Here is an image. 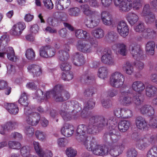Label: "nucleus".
<instances>
[{"mask_svg": "<svg viewBox=\"0 0 157 157\" xmlns=\"http://www.w3.org/2000/svg\"><path fill=\"white\" fill-rule=\"evenodd\" d=\"M89 17L91 18V20L86 24V26L88 28H93L97 26L99 21L97 17L96 13L94 16H90Z\"/></svg>", "mask_w": 157, "mask_h": 157, "instance_id": "34", "label": "nucleus"}, {"mask_svg": "<svg viewBox=\"0 0 157 157\" xmlns=\"http://www.w3.org/2000/svg\"><path fill=\"white\" fill-rule=\"evenodd\" d=\"M73 78V75L71 72L67 71L63 72L62 75V78L64 80L69 81Z\"/></svg>", "mask_w": 157, "mask_h": 157, "instance_id": "57", "label": "nucleus"}, {"mask_svg": "<svg viewBox=\"0 0 157 157\" xmlns=\"http://www.w3.org/2000/svg\"><path fill=\"white\" fill-rule=\"evenodd\" d=\"M95 105V102L92 99H90L85 104L84 109L82 110L81 113V116L83 118H87L88 115L86 110L92 109Z\"/></svg>", "mask_w": 157, "mask_h": 157, "instance_id": "23", "label": "nucleus"}, {"mask_svg": "<svg viewBox=\"0 0 157 157\" xmlns=\"http://www.w3.org/2000/svg\"><path fill=\"white\" fill-rule=\"evenodd\" d=\"M108 71L105 67H102L100 68L98 71V76L102 79H104L107 76Z\"/></svg>", "mask_w": 157, "mask_h": 157, "instance_id": "45", "label": "nucleus"}, {"mask_svg": "<svg viewBox=\"0 0 157 157\" xmlns=\"http://www.w3.org/2000/svg\"><path fill=\"white\" fill-rule=\"evenodd\" d=\"M61 132L63 136L67 137H70L73 134L74 128L71 125L66 123L62 127Z\"/></svg>", "mask_w": 157, "mask_h": 157, "instance_id": "20", "label": "nucleus"}, {"mask_svg": "<svg viewBox=\"0 0 157 157\" xmlns=\"http://www.w3.org/2000/svg\"><path fill=\"white\" fill-rule=\"evenodd\" d=\"M70 3V0H57L56 8L58 10H62L67 8Z\"/></svg>", "mask_w": 157, "mask_h": 157, "instance_id": "25", "label": "nucleus"}, {"mask_svg": "<svg viewBox=\"0 0 157 157\" xmlns=\"http://www.w3.org/2000/svg\"><path fill=\"white\" fill-rule=\"evenodd\" d=\"M131 3V10L132 8L134 10H138L142 7L141 0H130Z\"/></svg>", "mask_w": 157, "mask_h": 157, "instance_id": "46", "label": "nucleus"}, {"mask_svg": "<svg viewBox=\"0 0 157 157\" xmlns=\"http://www.w3.org/2000/svg\"><path fill=\"white\" fill-rule=\"evenodd\" d=\"M98 127L94 123L91 122V118L89 124L86 125L83 124L79 125L76 131V135L78 138L80 139V136H87V134H94L98 131Z\"/></svg>", "mask_w": 157, "mask_h": 157, "instance_id": "1", "label": "nucleus"}, {"mask_svg": "<svg viewBox=\"0 0 157 157\" xmlns=\"http://www.w3.org/2000/svg\"><path fill=\"white\" fill-rule=\"evenodd\" d=\"M8 49L11 51V53H7V57L8 59L12 61L16 62L17 59V57L15 56V53L13 48H10Z\"/></svg>", "mask_w": 157, "mask_h": 157, "instance_id": "58", "label": "nucleus"}, {"mask_svg": "<svg viewBox=\"0 0 157 157\" xmlns=\"http://www.w3.org/2000/svg\"><path fill=\"white\" fill-rule=\"evenodd\" d=\"M131 87L132 90L134 91L139 94H141L145 89V86L142 82L136 81L132 82Z\"/></svg>", "mask_w": 157, "mask_h": 157, "instance_id": "21", "label": "nucleus"}, {"mask_svg": "<svg viewBox=\"0 0 157 157\" xmlns=\"http://www.w3.org/2000/svg\"><path fill=\"white\" fill-rule=\"evenodd\" d=\"M97 90L96 88L91 87L86 89L84 93V95L86 97H90L96 93Z\"/></svg>", "mask_w": 157, "mask_h": 157, "instance_id": "50", "label": "nucleus"}, {"mask_svg": "<svg viewBox=\"0 0 157 157\" xmlns=\"http://www.w3.org/2000/svg\"><path fill=\"white\" fill-rule=\"evenodd\" d=\"M27 69L29 73L32 74L33 77L39 76L42 74L41 67L36 64H29L27 67Z\"/></svg>", "mask_w": 157, "mask_h": 157, "instance_id": "17", "label": "nucleus"}, {"mask_svg": "<svg viewBox=\"0 0 157 157\" xmlns=\"http://www.w3.org/2000/svg\"><path fill=\"white\" fill-rule=\"evenodd\" d=\"M137 155V151L134 148H129L126 152L127 157H136Z\"/></svg>", "mask_w": 157, "mask_h": 157, "instance_id": "59", "label": "nucleus"}, {"mask_svg": "<svg viewBox=\"0 0 157 157\" xmlns=\"http://www.w3.org/2000/svg\"><path fill=\"white\" fill-rule=\"evenodd\" d=\"M4 107L11 114L15 115L19 111V108L17 105L13 103H6L4 104Z\"/></svg>", "mask_w": 157, "mask_h": 157, "instance_id": "28", "label": "nucleus"}, {"mask_svg": "<svg viewBox=\"0 0 157 157\" xmlns=\"http://www.w3.org/2000/svg\"><path fill=\"white\" fill-rule=\"evenodd\" d=\"M152 116L150 118L149 120L148 124L150 127L153 128H157V116Z\"/></svg>", "mask_w": 157, "mask_h": 157, "instance_id": "54", "label": "nucleus"}, {"mask_svg": "<svg viewBox=\"0 0 157 157\" xmlns=\"http://www.w3.org/2000/svg\"><path fill=\"white\" fill-rule=\"evenodd\" d=\"M28 110V107L25 109V113L27 116L26 120L27 123L32 126L36 125L40 120L39 114L36 112H32L31 110H28Z\"/></svg>", "mask_w": 157, "mask_h": 157, "instance_id": "7", "label": "nucleus"}, {"mask_svg": "<svg viewBox=\"0 0 157 157\" xmlns=\"http://www.w3.org/2000/svg\"><path fill=\"white\" fill-rule=\"evenodd\" d=\"M27 69L29 73L32 74L33 77L39 76L42 74L41 67L36 64H29L27 67Z\"/></svg>", "mask_w": 157, "mask_h": 157, "instance_id": "18", "label": "nucleus"}, {"mask_svg": "<svg viewBox=\"0 0 157 157\" xmlns=\"http://www.w3.org/2000/svg\"><path fill=\"white\" fill-rule=\"evenodd\" d=\"M72 59L73 63L75 66H80L84 63L83 56L81 53L76 52L74 54Z\"/></svg>", "mask_w": 157, "mask_h": 157, "instance_id": "27", "label": "nucleus"}, {"mask_svg": "<svg viewBox=\"0 0 157 157\" xmlns=\"http://www.w3.org/2000/svg\"><path fill=\"white\" fill-rule=\"evenodd\" d=\"M92 35L97 39L102 38L104 34V31L101 28H98L93 30L91 32Z\"/></svg>", "mask_w": 157, "mask_h": 157, "instance_id": "41", "label": "nucleus"}, {"mask_svg": "<svg viewBox=\"0 0 157 157\" xmlns=\"http://www.w3.org/2000/svg\"><path fill=\"white\" fill-rule=\"evenodd\" d=\"M48 22L50 25L54 26H57L58 25L59 23V20L57 17H54V18H52L50 17L48 18Z\"/></svg>", "mask_w": 157, "mask_h": 157, "instance_id": "64", "label": "nucleus"}, {"mask_svg": "<svg viewBox=\"0 0 157 157\" xmlns=\"http://www.w3.org/2000/svg\"><path fill=\"white\" fill-rule=\"evenodd\" d=\"M145 94L148 98L153 97L157 93V88L155 86L149 84L145 87Z\"/></svg>", "mask_w": 157, "mask_h": 157, "instance_id": "29", "label": "nucleus"}, {"mask_svg": "<svg viewBox=\"0 0 157 157\" xmlns=\"http://www.w3.org/2000/svg\"><path fill=\"white\" fill-rule=\"evenodd\" d=\"M53 98L56 102L64 101L62 94V85H57L54 87V91L53 92Z\"/></svg>", "mask_w": 157, "mask_h": 157, "instance_id": "13", "label": "nucleus"}, {"mask_svg": "<svg viewBox=\"0 0 157 157\" xmlns=\"http://www.w3.org/2000/svg\"><path fill=\"white\" fill-rule=\"evenodd\" d=\"M69 14L71 16H78L80 13V9L77 7L70 8L68 10Z\"/></svg>", "mask_w": 157, "mask_h": 157, "instance_id": "52", "label": "nucleus"}, {"mask_svg": "<svg viewBox=\"0 0 157 157\" xmlns=\"http://www.w3.org/2000/svg\"><path fill=\"white\" fill-rule=\"evenodd\" d=\"M146 157H157V145L152 146L147 151Z\"/></svg>", "mask_w": 157, "mask_h": 157, "instance_id": "42", "label": "nucleus"}, {"mask_svg": "<svg viewBox=\"0 0 157 157\" xmlns=\"http://www.w3.org/2000/svg\"><path fill=\"white\" fill-rule=\"evenodd\" d=\"M81 10L85 15L90 17V16H94L96 12L92 10L89 5L87 4H84L81 6Z\"/></svg>", "mask_w": 157, "mask_h": 157, "instance_id": "32", "label": "nucleus"}, {"mask_svg": "<svg viewBox=\"0 0 157 157\" xmlns=\"http://www.w3.org/2000/svg\"><path fill=\"white\" fill-rule=\"evenodd\" d=\"M35 95V98L38 100L41 101L44 99L45 94H43V92L40 90H38L36 91Z\"/></svg>", "mask_w": 157, "mask_h": 157, "instance_id": "63", "label": "nucleus"}, {"mask_svg": "<svg viewBox=\"0 0 157 157\" xmlns=\"http://www.w3.org/2000/svg\"><path fill=\"white\" fill-rule=\"evenodd\" d=\"M116 35L117 33L113 31H110L108 32L106 36L107 40L109 42H114Z\"/></svg>", "mask_w": 157, "mask_h": 157, "instance_id": "56", "label": "nucleus"}, {"mask_svg": "<svg viewBox=\"0 0 157 157\" xmlns=\"http://www.w3.org/2000/svg\"><path fill=\"white\" fill-rule=\"evenodd\" d=\"M142 36L145 38L151 39L156 36V32L149 28L145 29L142 33Z\"/></svg>", "mask_w": 157, "mask_h": 157, "instance_id": "40", "label": "nucleus"}, {"mask_svg": "<svg viewBox=\"0 0 157 157\" xmlns=\"http://www.w3.org/2000/svg\"><path fill=\"white\" fill-rule=\"evenodd\" d=\"M30 152L29 147L28 146H23L20 149V154L23 156L27 157L28 156Z\"/></svg>", "mask_w": 157, "mask_h": 157, "instance_id": "61", "label": "nucleus"}, {"mask_svg": "<svg viewBox=\"0 0 157 157\" xmlns=\"http://www.w3.org/2000/svg\"><path fill=\"white\" fill-rule=\"evenodd\" d=\"M26 58L29 60H32L35 57V52L32 48L27 49L25 54Z\"/></svg>", "mask_w": 157, "mask_h": 157, "instance_id": "51", "label": "nucleus"}, {"mask_svg": "<svg viewBox=\"0 0 157 157\" xmlns=\"http://www.w3.org/2000/svg\"><path fill=\"white\" fill-rule=\"evenodd\" d=\"M101 18L104 25L110 26L113 25V19L111 15L106 11H103L101 13Z\"/></svg>", "mask_w": 157, "mask_h": 157, "instance_id": "19", "label": "nucleus"}, {"mask_svg": "<svg viewBox=\"0 0 157 157\" xmlns=\"http://www.w3.org/2000/svg\"><path fill=\"white\" fill-rule=\"evenodd\" d=\"M76 136L77 139L78 141H81L87 149L89 151H91L92 150L96 142L93 140L90 141L88 140L87 136H84V137H83L82 136H80V139H79L77 138V135H76Z\"/></svg>", "mask_w": 157, "mask_h": 157, "instance_id": "16", "label": "nucleus"}, {"mask_svg": "<svg viewBox=\"0 0 157 157\" xmlns=\"http://www.w3.org/2000/svg\"><path fill=\"white\" fill-rule=\"evenodd\" d=\"M125 80V77L121 72L116 71L112 73L110 79V85L117 88H122Z\"/></svg>", "mask_w": 157, "mask_h": 157, "instance_id": "3", "label": "nucleus"}, {"mask_svg": "<svg viewBox=\"0 0 157 157\" xmlns=\"http://www.w3.org/2000/svg\"><path fill=\"white\" fill-rule=\"evenodd\" d=\"M76 37L78 38L84 39H87L90 36V34L85 30L82 29H76L75 31Z\"/></svg>", "mask_w": 157, "mask_h": 157, "instance_id": "35", "label": "nucleus"}, {"mask_svg": "<svg viewBox=\"0 0 157 157\" xmlns=\"http://www.w3.org/2000/svg\"><path fill=\"white\" fill-rule=\"evenodd\" d=\"M139 111L141 114L149 116H154L155 113L154 107L149 104L142 106L139 109Z\"/></svg>", "mask_w": 157, "mask_h": 157, "instance_id": "12", "label": "nucleus"}, {"mask_svg": "<svg viewBox=\"0 0 157 157\" xmlns=\"http://www.w3.org/2000/svg\"><path fill=\"white\" fill-rule=\"evenodd\" d=\"M115 119L114 118L112 117L109 119L108 121L106 120L104 117L101 116H93L91 117V122L94 123L97 126L98 129L99 128H102L103 127L108 125V122L110 123H116L115 121ZM110 125H109V126Z\"/></svg>", "mask_w": 157, "mask_h": 157, "instance_id": "6", "label": "nucleus"}, {"mask_svg": "<svg viewBox=\"0 0 157 157\" xmlns=\"http://www.w3.org/2000/svg\"><path fill=\"white\" fill-rule=\"evenodd\" d=\"M17 126V123L15 122L10 121L7 122L3 127L4 130H12Z\"/></svg>", "mask_w": 157, "mask_h": 157, "instance_id": "55", "label": "nucleus"}, {"mask_svg": "<svg viewBox=\"0 0 157 157\" xmlns=\"http://www.w3.org/2000/svg\"><path fill=\"white\" fill-rule=\"evenodd\" d=\"M126 18L129 23L131 25H133L136 23L139 20L138 16L134 13H129L125 16Z\"/></svg>", "mask_w": 157, "mask_h": 157, "instance_id": "33", "label": "nucleus"}, {"mask_svg": "<svg viewBox=\"0 0 157 157\" xmlns=\"http://www.w3.org/2000/svg\"><path fill=\"white\" fill-rule=\"evenodd\" d=\"M101 61L104 64L110 66H115L116 63L114 57L112 53L107 52L101 57Z\"/></svg>", "mask_w": 157, "mask_h": 157, "instance_id": "11", "label": "nucleus"}, {"mask_svg": "<svg viewBox=\"0 0 157 157\" xmlns=\"http://www.w3.org/2000/svg\"><path fill=\"white\" fill-rule=\"evenodd\" d=\"M133 102L136 105H139L142 104L144 101L143 96L140 94L133 95Z\"/></svg>", "mask_w": 157, "mask_h": 157, "instance_id": "48", "label": "nucleus"}, {"mask_svg": "<svg viewBox=\"0 0 157 157\" xmlns=\"http://www.w3.org/2000/svg\"><path fill=\"white\" fill-rule=\"evenodd\" d=\"M51 48V46L46 45L42 47L40 49V54L41 56L44 58L52 57L55 55L54 52L51 50V54H48V50Z\"/></svg>", "mask_w": 157, "mask_h": 157, "instance_id": "30", "label": "nucleus"}, {"mask_svg": "<svg viewBox=\"0 0 157 157\" xmlns=\"http://www.w3.org/2000/svg\"><path fill=\"white\" fill-rule=\"evenodd\" d=\"M115 6L121 13L127 12L131 10L132 5L130 0H124Z\"/></svg>", "mask_w": 157, "mask_h": 157, "instance_id": "14", "label": "nucleus"}, {"mask_svg": "<svg viewBox=\"0 0 157 157\" xmlns=\"http://www.w3.org/2000/svg\"><path fill=\"white\" fill-rule=\"evenodd\" d=\"M90 42L87 43L82 40H78L76 45L78 50L84 53H90L92 51V47H96L98 43L95 39L92 37H89L86 39Z\"/></svg>", "mask_w": 157, "mask_h": 157, "instance_id": "2", "label": "nucleus"}, {"mask_svg": "<svg viewBox=\"0 0 157 157\" xmlns=\"http://www.w3.org/2000/svg\"><path fill=\"white\" fill-rule=\"evenodd\" d=\"M20 25L19 24L14 25L10 30V33L12 35L17 36L20 32Z\"/></svg>", "mask_w": 157, "mask_h": 157, "instance_id": "62", "label": "nucleus"}, {"mask_svg": "<svg viewBox=\"0 0 157 157\" xmlns=\"http://www.w3.org/2000/svg\"><path fill=\"white\" fill-rule=\"evenodd\" d=\"M130 52L133 57L136 59H142L143 58L142 51L140 45L136 42H133L129 47Z\"/></svg>", "mask_w": 157, "mask_h": 157, "instance_id": "9", "label": "nucleus"}, {"mask_svg": "<svg viewBox=\"0 0 157 157\" xmlns=\"http://www.w3.org/2000/svg\"><path fill=\"white\" fill-rule=\"evenodd\" d=\"M92 153L94 155L98 156H103L107 154L108 151L103 148L102 146L98 144L97 143L93 149L92 150Z\"/></svg>", "mask_w": 157, "mask_h": 157, "instance_id": "24", "label": "nucleus"}, {"mask_svg": "<svg viewBox=\"0 0 157 157\" xmlns=\"http://www.w3.org/2000/svg\"><path fill=\"white\" fill-rule=\"evenodd\" d=\"M8 41V38L7 36L4 35L1 36L0 39V51H1L4 52L5 51L4 44H6Z\"/></svg>", "mask_w": 157, "mask_h": 157, "instance_id": "49", "label": "nucleus"}, {"mask_svg": "<svg viewBox=\"0 0 157 157\" xmlns=\"http://www.w3.org/2000/svg\"><path fill=\"white\" fill-rule=\"evenodd\" d=\"M66 153L68 157H75L77 154V152L72 148L69 147L66 149Z\"/></svg>", "mask_w": 157, "mask_h": 157, "instance_id": "60", "label": "nucleus"}, {"mask_svg": "<svg viewBox=\"0 0 157 157\" xmlns=\"http://www.w3.org/2000/svg\"><path fill=\"white\" fill-rule=\"evenodd\" d=\"M94 77L93 74L87 71L82 76L81 80L82 82H86L89 80L94 79Z\"/></svg>", "mask_w": 157, "mask_h": 157, "instance_id": "43", "label": "nucleus"}, {"mask_svg": "<svg viewBox=\"0 0 157 157\" xmlns=\"http://www.w3.org/2000/svg\"><path fill=\"white\" fill-rule=\"evenodd\" d=\"M130 125L129 121L125 120H122L119 122L118 128L120 132H124L129 128Z\"/></svg>", "mask_w": 157, "mask_h": 157, "instance_id": "38", "label": "nucleus"}, {"mask_svg": "<svg viewBox=\"0 0 157 157\" xmlns=\"http://www.w3.org/2000/svg\"><path fill=\"white\" fill-rule=\"evenodd\" d=\"M68 108L66 103H63L61 106L60 113L65 121H67L72 119V115L70 114L71 112L67 111Z\"/></svg>", "mask_w": 157, "mask_h": 157, "instance_id": "22", "label": "nucleus"}, {"mask_svg": "<svg viewBox=\"0 0 157 157\" xmlns=\"http://www.w3.org/2000/svg\"><path fill=\"white\" fill-rule=\"evenodd\" d=\"M155 44L153 41H148L146 45V51L147 54L149 55L153 56L154 54Z\"/></svg>", "mask_w": 157, "mask_h": 157, "instance_id": "37", "label": "nucleus"}, {"mask_svg": "<svg viewBox=\"0 0 157 157\" xmlns=\"http://www.w3.org/2000/svg\"><path fill=\"white\" fill-rule=\"evenodd\" d=\"M70 103L74 108V109L71 111V113H72V115L74 116V118L76 119L78 118L80 115L78 113L82 109L80 104L75 101H71Z\"/></svg>", "mask_w": 157, "mask_h": 157, "instance_id": "26", "label": "nucleus"}, {"mask_svg": "<svg viewBox=\"0 0 157 157\" xmlns=\"http://www.w3.org/2000/svg\"><path fill=\"white\" fill-rule=\"evenodd\" d=\"M58 56L59 59L61 61H66L70 57L68 53L63 50L59 51Z\"/></svg>", "mask_w": 157, "mask_h": 157, "instance_id": "44", "label": "nucleus"}, {"mask_svg": "<svg viewBox=\"0 0 157 157\" xmlns=\"http://www.w3.org/2000/svg\"><path fill=\"white\" fill-rule=\"evenodd\" d=\"M117 32L119 34L124 37L128 34V28L126 23L124 21L119 22L117 26Z\"/></svg>", "mask_w": 157, "mask_h": 157, "instance_id": "15", "label": "nucleus"}, {"mask_svg": "<svg viewBox=\"0 0 157 157\" xmlns=\"http://www.w3.org/2000/svg\"><path fill=\"white\" fill-rule=\"evenodd\" d=\"M128 88L127 86H124L120 90L121 95L118 98L119 102L122 105L125 106H128L131 105L133 102V95H128L129 91L128 90H125Z\"/></svg>", "mask_w": 157, "mask_h": 157, "instance_id": "4", "label": "nucleus"}, {"mask_svg": "<svg viewBox=\"0 0 157 157\" xmlns=\"http://www.w3.org/2000/svg\"><path fill=\"white\" fill-rule=\"evenodd\" d=\"M115 123H110L109 126V131L106 133L109 136L112 144H117L121 138L120 134L117 130V125Z\"/></svg>", "mask_w": 157, "mask_h": 157, "instance_id": "5", "label": "nucleus"}, {"mask_svg": "<svg viewBox=\"0 0 157 157\" xmlns=\"http://www.w3.org/2000/svg\"><path fill=\"white\" fill-rule=\"evenodd\" d=\"M133 139L136 142V147L140 150L144 151L149 147L146 140L136 133L133 135Z\"/></svg>", "mask_w": 157, "mask_h": 157, "instance_id": "10", "label": "nucleus"}, {"mask_svg": "<svg viewBox=\"0 0 157 157\" xmlns=\"http://www.w3.org/2000/svg\"><path fill=\"white\" fill-rule=\"evenodd\" d=\"M35 136L36 138L40 141H44L46 140V134L42 131L38 130L36 131L35 132Z\"/></svg>", "mask_w": 157, "mask_h": 157, "instance_id": "47", "label": "nucleus"}, {"mask_svg": "<svg viewBox=\"0 0 157 157\" xmlns=\"http://www.w3.org/2000/svg\"><path fill=\"white\" fill-rule=\"evenodd\" d=\"M136 123L137 127L139 129H144L147 127L146 120L141 117H138L136 118Z\"/></svg>", "mask_w": 157, "mask_h": 157, "instance_id": "36", "label": "nucleus"}, {"mask_svg": "<svg viewBox=\"0 0 157 157\" xmlns=\"http://www.w3.org/2000/svg\"><path fill=\"white\" fill-rule=\"evenodd\" d=\"M116 48V50L118 53L123 56H126L127 54V46L124 43H118L115 44L113 46Z\"/></svg>", "mask_w": 157, "mask_h": 157, "instance_id": "31", "label": "nucleus"}, {"mask_svg": "<svg viewBox=\"0 0 157 157\" xmlns=\"http://www.w3.org/2000/svg\"><path fill=\"white\" fill-rule=\"evenodd\" d=\"M122 70L126 74L131 75L134 71V69L132 65L129 62H127L123 66Z\"/></svg>", "mask_w": 157, "mask_h": 157, "instance_id": "39", "label": "nucleus"}, {"mask_svg": "<svg viewBox=\"0 0 157 157\" xmlns=\"http://www.w3.org/2000/svg\"><path fill=\"white\" fill-rule=\"evenodd\" d=\"M122 118H128L132 116V111L128 109L122 108Z\"/></svg>", "mask_w": 157, "mask_h": 157, "instance_id": "53", "label": "nucleus"}, {"mask_svg": "<svg viewBox=\"0 0 157 157\" xmlns=\"http://www.w3.org/2000/svg\"><path fill=\"white\" fill-rule=\"evenodd\" d=\"M125 148L124 143H118L117 144H112L109 151L110 155L114 157L118 156L121 154Z\"/></svg>", "mask_w": 157, "mask_h": 157, "instance_id": "8", "label": "nucleus"}]
</instances>
